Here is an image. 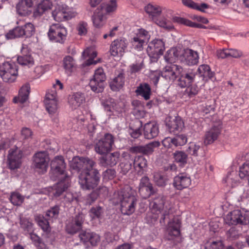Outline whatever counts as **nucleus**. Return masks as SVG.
<instances>
[{
    "instance_id": "1",
    "label": "nucleus",
    "mask_w": 249,
    "mask_h": 249,
    "mask_svg": "<svg viewBox=\"0 0 249 249\" xmlns=\"http://www.w3.org/2000/svg\"><path fill=\"white\" fill-rule=\"evenodd\" d=\"M150 207L152 213L157 215V218H160L161 225H164L166 222L168 224L165 239L173 241L175 245L180 243L182 241L180 237L181 222L178 219L174 220L173 222H170L173 212L170 203L166 197L161 194L156 195L150 202Z\"/></svg>"
},
{
    "instance_id": "2",
    "label": "nucleus",
    "mask_w": 249,
    "mask_h": 249,
    "mask_svg": "<svg viewBox=\"0 0 249 249\" xmlns=\"http://www.w3.org/2000/svg\"><path fill=\"white\" fill-rule=\"evenodd\" d=\"M78 183L83 190H94L98 185L100 180V175L94 167L83 171L78 176Z\"/></svg>"
},
{
    "instance_id": "3",
    "label": "nucleus",
    "mask_w": 249,
    "mask_h": 249,
    "mask_svg": "<svg viewBox=\"0 0 249 249\" xmlns=\"http://www.w3.org/2000/svg\"><path fill=\"white\" fill-rule=\"evenodd\" d=\"M116 4L113 2L111 4L102 3L94 12L92 16V20L94 26L100 28L103 26L106 20V15L115 10Z\"/></svg>"
},
{
    "instance_id": "4",
    "label": "nucleus",
    "mask_w": 249,
    "mask_h": 249,
    "mask_svg": "<svg viewBox=\"0 0 249 249\" xmlns=\"http://www.w3.org/2000/svg\"><path fill=\"white\" fill-rule=\"evenodd\" d=\"M50 177L52 180L55 181L68 175L66 172V164L62 156H57L51 162Z\"/></svg>"
},
{
    "instance_id": "5",
    "label": "nucleus",
    "mask_w": 249,
    "mask_h": 249,
    "mask_svg": "<svg viewBox=\"0 0 249 249\" xmlns=\"http://www.w3.org/2000/svg\"><path fill=\"white\" fill-rule=\"evenodd\" d=\"M120 199L121 211L123 214L130 215L134 212L137 199L134 195L123 191L120 196Z\"/></svg>"
},
{
    "instance_id": "6",
    "label": "nucleus",
    "mask_w": 249,
    "mask_h": 249,
    "mask_svg": "<svg viewBox=\"0 0 249 249\" xmlns=\"http://www.w3.org/2000/svg\"><path fill=\"white\" fill-rule=\"evenodd\" d=\"M33 166L39 173L46 172L50 160L48 154L46 151H40L35 153L33 157Z\"/></svg>"
},
{
    "instance_id": "7",
    "label": "nucleus",
    "mask_w": 249,
    "mask_h": 249,
    "mask_svg": "<svg viewBox=\"0 0 249 249\" xmlns=\"http://www.w3.org/2000/svg\"><path fill=\"white\" fill-rule=\"evenodd\" d=\"M226 222L229 225L249 224V211L235 210L226 216Z\"/></svg>"
},
{
    "instance_id": "8",
    "label": "nucleus",
    "mask_w": 249,
    "mask_h": 249,
    "mask_svg": "<svg viewBox=\"0 0 249 249\" xmlns=\"http://www.w3.org/2000/svg\"><path fill=\"white\" fill-rule=\"evenodd\" d=\"M67 35L66 29L59 23L52 24L49 29L48 36L50 40L63 44Z\"/></svg>"
},
{
    "instance_id": "9",
    "label": "nucleus",
    "mask_w": 249,
    "mask_h": 249,
    "mask_svg": "<svg viewBox=\"0 0 249 249\" xmlns=\"http://www.w3.org/2000/svg\"><path fill=\"white\" fill-rule=\"evenodd\" d=\"M18 74V70L14 63L5 62L1 66V78L6 83L15 81Z\"/></svg>"
},
{
    "instance_id": "10",
    "label": "nucleus",
    "mask_w": 249,
    "mask_h": 249,
    "mask_svg": "<svg viewBox=\"0 0 249 249\" xmlns=\"http://www.w3.org/2000/svg\"><path fill=\"white\" fill-rule=\"evenodd\" d=\"M114 142V137L112 135L106 133L103 138L95 143V151L101 155L106 154L111 150Z\"/></svg>"
},
{
    "instance_id": "11",
    "label": "nucleus",
    "mask_w": 249,
    "mask_h": 249,
    "mask_svg": "<svg viewBox=\"0 0 249 249\" xmlns=\"http://www.w3.org/2000/svg\"><path fill=\"white\" fill-rule=\"evenodd\" d=\"M95 165V162L89 158L77 157L73 159L71 167L79 175L83 171L94 168Z\"/></svg>"
},
{
    "instance_id": "12",
    "label": "nucleus",
    "mask_w": 249,
    "mask_h": 249,
    "mask_svg": "<svg viewBox=\"0 0 249 249\" xmlns=\"http://www.w3.org/2000/svg\"><path fill=\"white\" fill-rule=\"evenodd\" d=\"M85 219V215L82 213H79L76 214L67 223V232L69 234H73L79 231L82 229Z\"/></svg>"
},
{
    "instance_id": "13",
    "label": "nucleus",
    "mask_w": 249,
    "mask_h": 249,
    "mask_svg": "<svg viewBox=\"0 0 249 249\" xmlns=\"http://www.w3.org/2000/svg\"><path fill=\"white\" fill-rule=\"evenodd\" d=\"M127 43L124 39H117L110 44L109 52L111 55L120 58L124 55Z\"/></svg>"
},
{
    "instance_id": "14",
    "label": "nucleus",
    "mask_w": 249,
    "mask_h": 249,
    "mask_svg": "<svg viewBox=\"0 0 249 249\" xmlns=\"http://www.w3.org/2000/svg\"><path fill=\"white\" fill-rule=\"evenodd\" d=\"M22 155V151L18 149L17 147L9 151L8 162L9 167L11 169L14 170L20 167Z\"/></svg>"
},
{
    "instance_id": "15",
    "label": "nucleus",
    "mask_w": 249,
    "mask_h": 249,
    "mask_svg": "<svg viewBox=\"0 0 249 249\" xmlns=\"http://www.w3.org/2000/svg\"><path fill=\"white\" fill-rule=\"evenodd\" d=\"M182 68L175 64L166 66L161 71V76L169 82H174L180 73Z\"/></svg>"
},
{
    "instance_id": "16",
    "label": "nucleus",
    "mask_w": 249,
    "mask_h": 249,
    "mask_svg": "<svg viewBox=\"0 0 249 249\" xmlns=\"http://www.w3.org/2000/svg\"><path fill=\"white\" fill-rule=\"evenodd\" d=\"M179 59L188 65H195L198 62L199 56L196 51L187 48L183 50Z\"/></svg>"
},
{
    "instance_id": "17",
    "label": "nucleus",
    "mask_w": 249,
    "mask_h": 249,
    "mask_svg": "<svg viewBox=\"0 0 249 249\" xmlns=\"http://www.w3.org/2000/svg\"><path fill=\"white\" fill-rule=\"evenodd\" d=\"M164 50V43L161 39H154L149 43L147 49L149 55L153 57L162 55Z\"/></svg>"
},
{
    "instance_id": "18",
    "label": "nucleus",
    "mask_w": 249,
    "mask_h": 249,
    "mask_svg": "<svg viewBox=\"0 0 249 249\" xmlns=\"http://www.w3.org/2000/svg\"><path fill=\"white\" fill-rule=\"evenodd\" d=\"M196 75V73L192 71H183L182 69L180 70V73L178 75V85L182 88L187 87L194 82Z\"/></svg>"
},
{
    "instance_id": "19",
    "label": "nucleus",
    "mask_w": 249,
    "mask_h": 249,
    "mask_svg": "<svg viewBox=\"0 0 249 249\" xmlns=\"http://www.w3.org/2000/svg\"><path fill=\"white\" fill-rule=\"evenodd\" d=\"M79 237L84 244L89 243L92 246H97L100 241V237L98 234L90 231H82Z\"/></svg>"
},
{
    "instance_id": "20",
    "label": "nucleus",
    "mask_w": 249,
    "mask_h": 249,
    "mask_svg": "<svg viewBox=\"0 0 249 249\" xmlns=\"http://www.w3.org/2000/svg\"><path fill=\"white\" fill-rule=\"evenodd\" d=\"M159 133L158 124L155 122H149L143 126V135L146 139H152L158 136Z\"/></svg>"
},
{
    "instance_id": "21",
    "label": "nucleus",
    "mask_w": 249,
    "mask_h": 249,
    "mask_svg": "<svg viewBox=\"0 0 249 249\" xmlns=\"http://www.w3.org/2000/svg\"><path fill=\"white\" fill-rule=\"evenodd\" d=\"M222 126L220 124L214 125L209 131L206 132L204 138V144H210L216 140L221 133Z\"/></svg>"
},
{
    "instance_id": "22",
    "label": "nucleus",
    "mask_w": 249,
    "mask_h": 249,
    "mask_svg": "<svg viewBox=\"0 0 249 249\" xmlns=\"http://www.w3.org/2000/svg\"><path fill=\"white\" fill-rule=\"evenodd\" d=\"M58 182L55 187L53 195L55 197H58L65 191L70 186L71 177L69 175H65V178L57 179Z\"/></svg>"
},
{
    "instance_id": "23",
    "label": "nucleus",
    "mask_w": 249,
    "mask_h": 249,
    "mask_svg": "<svg viewBox=\"0 0 249 249\" xmlns=\"http://www.w3.org/2000/svg\"><path fill=\"white\" fill-rule=\"evenodd\" d=\"M144 190H146L147 192L146 196H144V197L154 195L157 191V189L153 187V184L150 182L149 178L146 176H144L141 178L139 185V191L140 193L142 194Z\"/></svg>"
},
{
    "instance_id": "24",
    "label": "nucleus",
    "mask_w": 249,
    "mask_h": 249,
    "mask_svg": "<svg viewBox=\"0 0 249 249\" xmlns=\"http://www.w3.org/2000/svg\"><path fill=\"white\" fill-rule=\"evenodd\" d=\"M134 168L138 175H142L146 171L148 166L147 160L142 155L135 157L133 159Z\"/></svg>"
},
{
    "instance_id": "25",
    "label": "nucleus",
    "mask_w": 249,
    "mask_h": 249,
    "mask_svg": "<svg viewBox=\"0 0 249 249\" xmlns=\"http://www.w3.org/2000/svg\"><path fill=\"white\" fill-rule=\"evenodd\" d=\"M191 183L190 178L185 173H180L174 178V186L178 190L189 187Z\"/></svg>"
},
{
    "instance_id": "26",
    "label": "nucleus",
    "mask_w": 249,
    "mask_h": 249,
    "mask_svg": "<svg viewBox=\"0 0 249 249\" xmlns=\"http://www.w3.org/2000/svg\"><path fill=\"white\" fill-rule=\"evenodd\" d=\"M120 154L118 152L112 153L101 157L100 158V164L102 166L105 167H112L117 163Z\"/></svg>"
},
{
    "instance_id": "27",
    "label": "nucleus",
    "mask_w": 249,
    "mask_h": 249,
    "mask_svg": "<svg viewBox=\"0 0 249 249\" xmlns=\"http://www.w3.org/2000/svg\"><path fill=\"white\" fill-rule=\"evenodd\" d=\"M166 124L170 132L174 133L180 131L184 126V123L179 117H169L166 119Z\"/></svg>"
},
{
    "instance_id": "28",
    "label": "nucleus",
    "mask_w": 249,
    "mask_h": 249,
    "mask_svg": "<svg viewBox=\"0 0 249 249\" xmlns=\"http://www.w3.org/2000/svg\"><path fill=\"white\" fill-rule=\"evenodd\" d=\"M21 55L17 57V61L19 64L22 66H32L34 60L31 54L28 52L27 47L23 46L21 50Z\"/></svg>"
},
{
    "instance_id": "29",
    "label": "nucleus",
    "mask_w": 249,
    "mask_h": 249,
    "mask_svg": "<svg viewBox=\"0 0 249 249\" xmlns=\"http://www.w3.org/2000/svg\"><path fill=\"white\" fill-rule=\"evenodd\" d=\"M52 15L55 20L58 22L68 20L71 18L66 9L63 6L58 5L52 12Z\"/></svg>"
},
{
    "instance_id": "30",
    "label": "nucleus",
    "mask_w": 249,
    "mask_h": 249,
    "mask_svg": "<svg viewBox=\"0 0 249 249\" xmlns=\"http://www.w3.org/2000/svg\"><path fill=\"white\" fill-rule=\"evenodd\" d=\"M36 5V7L34 11V15L35 17H38L50 9L52 6V2L50 0H39Z\"/></svg>"
},
{
    "instance_id": "31",
    "label": "nucleus",
    "mask_w": 249,
    "mask_h": 249,
    "mask_svg": "<svg viewBox=\"0 0 249 249\" xmlns=\"http://www.w3.org/2000/svg\"><path fill=\"white\" fill-rule=\"evenodd\" d=\"M30 92V86L29 83H26L19 89L18 95L13 99V102L15 103L19 102L25 103L28 99Z\"/></svg>"
},
{
    "instance_id": "32",
    "label": "nucleus",
    "mask_w": 249,
    "mask_h": 249,
    "mask_svg": "<svg viewBox=\"0 0 249 249\" xmlns=\"http://www.w3.org/2000/svg\"><path fill=\"white\" fill-rule=\"evenodd\" d=\"M142 126V122L139 119H136L130 124L129 133L132 138L137 139L141 135V128Z\"/></svg>"
},
{
    "instance_id": "33",
    "label": "nucleus",
    "mask_w": 249,
    "mask_h": 249,
    "mask_svg": "<svg viewBox=\"0 0 249 249\" xmlns=\"http://www.w3.org/2000/svg\"><path fill=\"white\" fill-rule=\"evenodd\" d=\"M197 71L202 78L203 84L209 79H212L214 75V73L211 71L210 67L207 65L204 64L199 66Z\"/></svg>"
},
{
    "instance_id": "34",
    "label": "nucleus",
    "mask_w": 249,
    "mask_h": 249,
    "mask_svg": "<svg viewBox=\"0 0 249 249\" xmlns=\"http://www.w3.org/2000/svg\"><path fill=\"white\" fill-rule=\"evenodd\" d=\"M135 92L137 95L142 96L145 100H148L151 94V89L148 84L141 83L137 88Z\"/></svg>"
},
{
    "instance_id": "35",
    "label": "nucleus",
    "mask_w": 249,
    "mask_h": 249,
    "mask_svg": "<svg viewBox=\"0 0 249 249\" xmlns=\"http://www.w3.org/2000/svg\"><path fill=\"white\" fill-rule=\"evenodd\" d=\"M125 82L124 74L120 73L117 76L115 77L109 83L111 89L113 91H117L124 85Z\"/></svg>"
},
{
    "instance_id": "36",
    "label": "nucleus",
    "mask_w": 249,
    "mask_h": 249,
    "mask_svg": "<svg viewBox=\"0 0 249 249\" xmlns=\"http://www.w3.org/2000/svg\"><path fill=\"white\" fill-rule=\"evenodd\" d=\"M85 101L84 94L81 92L74 93L69 100L70 105L73 108H76Z\"/></svg>"
},
{
    "instance_id": "37",
    "label": "nucleus",
    "mask_w": 249,
    "mask_h": 249,
    "mask_svg": "<svg viewBox=\"0 0 249 249\" xmlns=\"http://www.w3.org/2000/svg\"><path fill=\"white\" fill-rule=\"evenodd\" d=\"M173 20L175 22H177L179 24H183L189 27L196 28H202V29H206L207 27L202 25L200 23H197L195 22H193L192 21L187 19L184 18L178 17H175L173 18Z\"/></svg>"
},
{
    "instance_id": "38",
    "label": "nucleus",
    "mask_w": 249,
    "mask_h": 249,
    "mask_svg": "<svg viewBox=\"0 0 249 249\" xmlns=\"http://www.w3.org/2000/svg\"><path fill=\"white\" fill-rule=\"evenodd\" d=\"M167 175L163 174L160 172L154 173L153 180L156 185L160 187L165 186L169 179Z\"/></svg>"
},
{
    "instance_id": "39",
    "label": "nucleus",
    "mask_w": 249,
    "mask_h": 249,
    "mask_svg": "<svg viewBox=\"0 0 249 249\" xmlns=\"http://www.w3.org/2000/svg\"><path fill=\"white\" fill-rule=\"evenodd\" d=\"M160 143L158 141L149 142L144 145H142L141 154L143 155L149 156L153 154L155 148L158 147Z\"/></svg>"
},
{
    "instance_id": "40",
    "label": "nucleus",
    "mask_w": 249,
    "mask_h": 249,
    "mask_svg": "<svg viewBox=\"0 0 249 249\" xmlns=\"http://www.w3.org/2000/svg\"><path fill=\"white\" fill-rule=\"evenodd\" d=\"M49 219H46L43 216L41 215L35 216V220L41 229L46 232L51 231V227L48 222Z\"/></svg>"
},
{
    "instance_id": "41",
    "label": "nucleus",
    "mask_w": 249,
    "mask_h": 249,
    "mask_svg": "<svg viewBox=\"0 0 249 249\" xmlns=\"http://www.w3.org/2000/svg\"><path fill=\"white\" fill-rule=\"evenodd\" d=\"M146 12L149 14L152 18L156 17L160 15L161 13V8L156 5L151 4H148L145 7Z\"/></svg>"
},
{
    "instance_id": "42",
    "label": "nucleus",
    "mask_w": 249,
    "mask_h": 249,
    "mask_svg": "<svg viewBox=\"0 0 249 249\" xmlns=\"http://www.w3.org/2000/svg\"><path fill=\"white\" fill-rule=\"evenodd\" d=\"M7 39H12L16 37H21L24 36L23 28L22 26H18L9 32L5 35Z\"/></svg>"
},
{
    "instance_id": "43",
    "label": "nucleus",
    "mask_w": 249,
    "mask_h": 249,
    "mask_svg": "<svg viewBox=\"0 0 249 249\" xmlns=\"http://www.w3.org/2000/svg\"><path fill=\"white\" fill-rule=\"evenodd\" d=\"M179 55L178 49L176 48H172L166 52L164 58L166 62L172 63L175 61Z\"/></svg>"
},
{
    "instance_id": "44",
    "label": "nucleus",
    "mask_w": 249,
    "mask_h": 249,
    "mask_svg": "<svg viewBox=\"0 0 249 249\" xmlns=\"http://www.w3.org/2000/svg\"><path fill=\"white\" fill-rule=\"evenodd\" d=\"M106 76L104 72L103 69L102 68L98 69L95 71L93 78L90 80H94L95 81L99 82L100 83V87L102 88V83H105Z\"/></svg>"
},
{
    "instance_id": "45",
    "label": "nucleus",
    "mask_w": 249,
    "mask_h": 249,
    "mask_svg": "<svg viewBox=\"0 0 249 249\" xmlns=\"http://www.w3.org/2000/svg\"><path fill=\"white\" fill-rule=\"evenodd\" d=\"M102 105L107 111L112 112L113 110L117 109L116 102L114 99L111 98H109L103 101Z\"/></svg>"
},
{
    "instance_id": "46",
    "label": "nucleus",
    "mask_w": 249,
    "mask_h": 249,
    "mask_svg": "<svg viewBox=\"0 0 249 249\" xmlns=\"http://www.w3.org/2000/svg\"><path fill=\"white\" fill-rule=\"evenodd\" d=\"M17 10L18 13L21 16L29 15L31 13V10L21 0L17 4Z\"/></svg>"
},
{
    "instance_id": "47",
    "label": "nucleus",
    "mask_w": 249,
    "mask_h": 249,
    "mask_svg": "<svg viewBox=\"0 0 249 249\" xmlns=\"http://www.w3.org/2000/svg\"><path fill=\"white\" fill-rule=\"evenodd\" d=\"M173 139V145L176 147L184 145L187 142V136L183 134H177Z\"/></svg>"
},
{
    "instance_id": "48",
    "label": "nucleus",
    "mask_w": 249,
    "mask_h": 249,
    "mask_svg": "<svg viewBox=\"0 0 249 249\" xmlns=\"http://www.w3.org/2000/svg\"><path fill=\"white\" fill-rule=\"evenodd\" d=\"M133 164V159L130 160H125L120 164L121 169L120 173L123 175H126L131 169Z\"/></svg>"
},
{
    "instance_id": "49",
    "label": "nucleus",
    "mask_w": 249,
    "mask_h": 249,
    "mask_svg": "<svg viewBox=\"0 0 249 249\" xmlns=\"http://www.w3.org/2000/svg\"><path fill=\"white\" fill-rule=\"evenodd\" d=\"M60 208L59 206L55 205L48 210L45 214V216L50 218H57L59 213Z\"/></svg>"
},
{
    "instance_id": "50",
    "label": "nucleus",
    "mask_w": 249,
    "mask_h": 249,
    "mask_svg": "<svg viewBox=\"0 0 249 249\" xmlns=\"http://www.w3.org/2000/svg\"><path fill=\"white\" fill-rule=\"evenodd\" d=\"M173 155L175 160L177 162L182 164L187 163L188 156L184 152L177 151L173 154Z\"/></svg>"
},
{
    "instance_id": "51",
    "label": "nucleus",
    "mask_w": 249,
    "mask_h": 249,
    "mask_svg": "<svg viewBox=\"0 0 249 249\" xmlns=\"http://www.w3.org/2000/svg\"><path fill=\"white\" fill-rule=\"evenodd\" d=\"M143 67V60L140 58L139 60L130 65V71L131 73L138 72L140 71Z\"/></svg>"
},
{
    "instance_id": "52",
    "label": "nucleus",
    "mask_w": 249,
    "mask_h": 249,
    "mask_svg": "<svg viewBox=\"0 0 249 249\" xmlns=\"http://www.w3.org/2000/svg\"><path fill=\"white\" fill-rule=\"evenodd\" d=\"M24 197L19 193L13 192L10 196V201L14 205H20L23 202Z\"/></svg>"
},
{
    "instance_id": "53",
    "label": "nucleus",
    "mask_w": 249,
    "mask_h": 249,
    "mask_svg": "<svg viewBox=\"0 0 249 249\" xmlns=\"http://www.w3.org/2000/svg\"><path fill=\"white\" fill-rule=\"evenodd\" d=\"M185 90V94L187 95L190 98H193L196 96L199 90V88L195 84L189 85Z\"/></svg>"
},
{
    "instance_id": "54",
    "label": "nucleus",
    "mask_w": 249,
    "mask_h": 249,
    "mask_svg": "<svg viewBox=\"0 0 249 249\" xmlns=\"http://www.w3.org/2000/svg\"><path fill=\"white\" fill-rule=\"evenodd\" d=\"M24 36L26 37H30L32 36L35 32V29L33 24L31 23H27L22 26Z\"/></svg>"
},
{
    "instance_id": "55",
    "label": "nucleus",
    "mask_w": 249,
    "mask_h": 249,
    "mask_svg": "<svg viewBox=\"0 0 249 249\" xmlns=\"http://www.w3.org/2000/svg\"><path fill=\"white\" fill-rule=\"evenodd\" d=\"M44 101L47 110L50 114L54 113L57 109V100L52 101Z\"/></svg>"
},
{
    "instance_id": "56",
    "label": "nucleus",
    "mask_w": 249,
    "mask_h": 249,
    "mask_svg": "<svg viewBox=\"0 0 249 249\" xmlns=\"http://www.w3.org/2000/svg\"><path fill=\"white\" fill-rule=\"evenodd\" d=\"M30 235V239L38 249H41V248L45 246V244L43 242L42 240L36 234L31 232Z\"/></svg>"
},
{
    "instance_id": "57",
    "label": "nucleus",
    "mask_w": 249,
    "mask_h": 249,
    "mask_svg": "<svg viewBox=\"0 0 249 249\" xmlns=\"http://www.w3.org/2000/svg\"><path fill=\"white\" fill-rule=\"evenodd\" d=\"M63 65L66 71H71L74 66L73 58L70 55L66 56L63 59Z\"/></svg>"
},
{
    "instance_id": "58",
    "label": "nucleus",
    "mask_w": 249,
    "mask_h": 249,
    "mask_svg": "<svg viewBox=\"0 0 249 249\" xmlns=\"http://www.w3.org/2000/svg\"><path fill=\"white\" fill-rule=\"evenodd\" d=\"M89 85L91 88V89L96 93H100L102 92L105 88V83H102V87H100V83L99 82H96V81H95L94 80H90Z\"/></svg>"
},
{
    "instance_id": "59",
    "label": "nucleus",
    "mask_w": 249,
    "mask_h": 249,
    "mask_svg": "<svg viewBox=\"0 0 249 249\" xmlns=\"http://www.w3.org/2000/svg\"><path fill=\"white\" fill-rule=\"evenodd\" d=\"M239 176L241 178H247L249 177V160L247 161L240 167Z\"/></svg>"
},
{
    "instance_id": "60",
    "label": "nucleus",
    "mask_w": 249,
    "mask_h": 249,
    "mask_svg": "<svg viewBox=\"0 0 249 249\" xmlns=\"http://www.w3.org/2000/svg\"><path fill=\"white\" fill-rule=\"evenodd\" d=\"M201 149L200 146L194 142L189 143L188 147L187 149L188 153L192 156L196 157L198 156V152Z\"/></svg>"
},
{
    "instance_id": "61",
    "label": "nucleus",
    "mask_w": 249,
    "mask_h": 249,
    "mask_svg": "<svg viewBox=\"0 0 249 249\" xmlns=\"http://www.w3.org/2000/svg\"><path fill=\"white\" fill-rule=\"evenodd\" d=\"M20 225L21 228L25 231H31L33 229V223L26 218H20Z\"/></svg>"
},
{
    "instance_id": "62",
    "label": "nucleus",
    "mask_w": 249,
    "mask_h": 249,
    "mask_svg": "<svg viewBox=\"0 0 249 249\" xmlns=\"http://www.w3.org/2000/svg\"><path fill=\"white\" fill-rule=\"evenodd\" d=\"M205 249H224V245L221 241L208 242L205 244Z\"/></svg>"
},
{
    "instance_id": "63",
    "label": "nucleus",
    "mask_w": 249,
    "mask_h": 249,
    "mask_svg": "<svg viewBox=\"0 0 249 249\" xmlns=\"http://www.w3.org/2000/svg\"><path fill=\"white\" fill-rule=\"evenodd\" d=\"M103 213V208L100 206L93 207L90 210V215L93 219L99 218Z\"/></svg>"
},
{
    "instance_id": "64",
    "label": "nucleus",
    "mask_w": 249,
    "mask_h": 249,
    "mask_svg": "<svg viewBox=\"0 0 249 249\" xmlns=\"http://www.w3.org/2000/svg\"><path fill=\"white\" fill-rule=\"evenodd\" d=\"M99 196L97 190H94L89 194L86 197L85 201L87 205H90L93 203Z\"/></svg>"
}]
</instances>
